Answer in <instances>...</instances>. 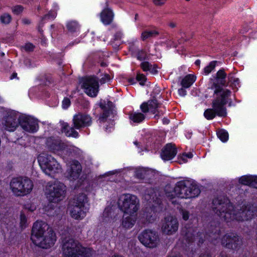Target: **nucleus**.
Instances as JSON below:
<instances>
[{
    "label": "nucleus",
    "instance_id": "nucleus-1",
    "mask_svg": "<svg viewBox=\"0 0 257 257\" xmlns=\"http://www.w3.org/2000/svg\"><path fill=\"white\" fill-rule=\"evenodd\" d=\"M213 210L220 219L229 222L236 220L243 221L250 220L256 214L257 210L253 205H243L240 209H235L227 199L216 198L213 201Z\"/></svg>",
    "mask_w": 257,
    "mask_h": 257
},
{
    "label": "nucleus",
    "instance_id": "nucleus-2",
    "mask_svg": "<svg viewBox=\"0 0 257 257\" xmlns=\"http://www.w3.org/2000/svg\"><path fill=\"white\" fill-rule=\"evenodd\" d=\"M31 239L36 245L48 248L54 244L56 237L52 229L47 223L36 222L33 226Z\"/></svg>",
    "mask_w": 257,
    "mask_h": 257
},
{
    "label": "nucleus",
    "instance_id": "nucleus-3",
    "mask_svg": "<svg viewBox=\"0 0 257 257\" xmlns=\"http://www.w3.org/2000/svg\"><path fill=\"white\" fill-rule=\"evenodd\" d=\"M62 249L64 257H91L92 255L90 248L83 246L72 238L63 240Z\"/></svg>",
    "mask_w": 257,
    "mask_h": 257
},
{
    "label": "nucleus",
    "instance_id": "nucleus-4",
    "mask_svg": "<svg viewBox=\"0 0 257 257\" xmlns=\"http://www.w3.org/2000/svg\"><path fill=\"white\" fill-rule=\"evenodd\" d=\"M38 160L43 171L48 176H53L62 172L61 165L50 155L41 154L38 157Z\"/></svg>",
    "mask_w": 257,
    "mask_h": 257
},
{
    "label": "nucleus",
    "instance_id": "nucleus-5",
    "mask_svg": "<svg viewBox=\"0 0 257 257\" xmlns=\"http://www.w3.org/2000/svg\"><path fill=\"white\" fill-rule=\"evenodd\" d=\"M117 205L124 214L137 213L139 208V200L131 194H123L119 197Z\"/></svg>",
    "mask_w": 257,
    "mask_h": 257
},
{
    "label": "nucleus",
    "instance_id": "nucleus-6",
    "mask_svg": "<svg viewBox=\"0 0 257 257\" xmlns=\"http://www.w3.org/2000/svg\"><path fill=\"white\" fill-rule=\"evenodd\" d=\"M10 187L17 196H23L29 193L33 187L32 181L28 178H13L10 183Z\"/></svg>",
    "mask_w": 257,
    "mask_h": 257
},
{
    "label": "nucleus",
    "instance_id": "nucleus-7",
    "mask_svg": "<svg viewBox=\"0 0 257 257\" xmlns=\"http://www.w3.org/2000/svg\"><path fill=\"white\" fill-rule=\"evenodd\" d=\"M66 187L58 181L49 183L46 189L47 197L50 202H57L64 197Z\"/></svg>",
    "mask_w": 257,
    "mask_h": 257
},
{
    "label": "nucleus",
    "instance_id": "nucleus-8",
    "mask_svg": "<svg viewBox=\"0 0 257 257\" xmlns=\"http://www.w3.org/2000/svg\"><path fill=\"white\" fill-rule=\"evenodd\" d=\"M21 115L19 112L14 110L8 111L4 116L2 124L5 130L13 132L20 125Z\"/></svg>",
    "mask_w": 257,
    "mask_h": 257
},
{
    "label": "nucleus",
    "instance_id": "nucleus-9",
    "mask_svg": "<svg viewBox=\"0 0 257 257\" xmlns=\"http://www.w3.org/2000/svg\"><path fill=\"white\" fill-rule=\"evenodd\" d=\"M82 88L88 95L95 97L99 90L97 79L95 76H88L83 78Z\"/></svg>",
    "mask_w": 257,
    "mask_h": 257
},
{
    "label": "nucleus",
    "instance_id": "nucleus-10",
    "mask_svg": "<svg viewBox=\"0 0 257 257\" xmlns=\"http://www.w3.org/2000/svg\"><path fill=\"white\" fill-rule=\"evenodd\" d=\"M139 239L144 245L150 248L156 247L159 242L158 234L151 230H146L142 232Z\"/></svg>",
    "mask_w": 257,
    "mask_h": 257
},
{
    "label": "nucleus",
    "instance_id": "nucleus-11",
    "mask_svg": "<svg viewBox=\"0 0 257 257\" xmlns=\"http://www.w3.org/2000/svg\"><path fill=\"white\" fill-rule=\"evenodd\" d=\"M179 223L177 219L173 216H168L164 218L162 226V231L168 235L175 233L178 229Z\"/></svg>",
    "mask_w": 257,
    "mask_h": 257
},
{
    "label": "nucleus",
    "instance_id": "nucleus-12",
    "mask_svg": "<svg viewBox=\"0 0 257 257\" xmlns=\"http://www.w3.org/2000/svg\"><path fill=\"white\" fill-rule=\"evenodd\" d=\"M82 172V167L77 161H72L67 165L66 176L70 181H75L79 178Z\"/></svg>",
    "mask_w": 257,
    "mask_h": 257
},
{
    "label": "nucleus",
    "instance_id": "nucleus-13",
    "mask_svg": "<svg viewBox=\"0 0 257 257\" xmlns=\"http://www.w3.org/2000/svg\"><path fill=\"white\" fill-rule=\"evenodd\" d=\"M226 77V74L224 70L221 69L216 73V77L215 78V81L213 80L212 79H210L212 84L210 88L212 89L214 88L215 89L214 92V94H217L222 90V89L220 87L219 85L222 86L227 85L225 80Z\"/></svg>",
    "mask_w": 257,
    "mask_h": 257
},
{
    "label": "nucleus",
    "instance_id": "nucleus-14",
    "mask_svg": "<svg viewBox=\"0 0 257 257\" xmlns=\"http://www.w3.org/2000/svg\"><path fill=\"white\" fill-rule=\"evenodd\" d=\"M20 125L23 129L30 133H34L38 128L37 120L33 118L21 115Z\"/></svg>",
    "mask_w": 257,
    "mask_h": 257
},
{
    "label": "nucleus",
    "instance_id": "nucleus-15",
    "mask_svg": "<svg viewBox=\"0 0 257 257\" xmlns=\"http://www.w3.org/2000/svg\"><path fill=\"white\" fill-rule=\"evenodd\" d=\"M187 182L180 181L176 184L173 193H167L166 194L170 199H173L175 196L181 198H186L187 196H184V194L187 195Z\"/></svg>",
    "mask_w": 257,
    "mask_h": 257
},
{
    "label": "nucleus",
    "instance_id": "nucleus-16",
    "mask_svg": "<svg viewBox=\"0 0 257 257\" xmlns=\"http://www.w3.org/2000/svg\"><path fill=\"white\" fill-rule=\"evenodd\" d=\"M91 118L88 115L78 113L73 116V126L75 128L79 129L90 125Z\"/></svg>",
    "mask_w": 257,
    "mask_h": 257
},
{
    "label": "nucleus",
    "instance_id": "nucleus-17",
    "mask_svg": "<svg viewBox=\"0 0 257 257\" xmlns=\"http://www.w3.org/2000/svg\"><path fill=\"white\" fill-rule=\"evenodd\" d=\"M221 243L228 248H236L240 244L241 239L233 234H227L222 238Z\"/></svg>",
    "mask_w": 257,
    "mask_h": 257
},
{
    "label": "nucleus",
    "instance_id": "nucleus-18",
    "mask_svg": "<svg viewBox=\"0 0 257 257\" xmlns=\"http://www.w3.org/2000/svg\"><path fill=\"white\" fill-rule=\"evenodd\" d=\"M46 145L50 150L54 152L64 150L67 147V145L60 140L53 138L47 139Z\"/></svg>",
    "mask_w": 257,
    "mask_h": 257
},
{
    "label": "nucleus",
    "instance_id": "nucleus-19",
    "mask_svg": "<svg viewBox=\"0 0 257 257\" xmlns=\"http://www.w3.org/2000/svg\"><path fill=\"white\" fill-rule=\"evenodd\" d=\"M227 101L224 99L217 98L212 102L213 109L219 116H225L226 115V109L224 105Z\"/></svg>",
    "mask_w": 257,
    "mask_h": 257
},
{
    "label": "nucleus",
    "instance_id": "nucleus-20",
    "mask_svg": "<svg viewBox=\"0 0 257 257\" xmlns=\"http://www.w3.org/2000/svg\"><path fill=\"white\" fill-rule=\"evenodd\" d=\"M177 154V150L172 144H167L163 149L161 156L165 161L172 159Z\"/></svg>",
    "mask_w": 257,
    "mask_h": 257
},
{
    "label": "nucleus",
    "instance_id": "nucleus-21",
    "mask_svg": "<svg viewBox=\"0 0 257 257\" xmlns=\"http://www.w3.org/2000/svg\"><path fill=\"white\" fill-rule=\"evenodd\" d=\"M88 210V207H82L80 206L72 205L70 209L71 216L76 219H81L85 217L86 213Z\"/></svg>",
    "mask_w": 257,
    "mask_h": 257
},
{
    "label": "nucleus",
    "instance_id": "nucleus-22",
    "mask_svg": "<svg viewBox=\"0 0 257 257\" xmlns=\"http://www.w3.org/2000/svg\"><path fill=\"white\" fill-rule=\"evenodd\" d=\"M137 216V213H123L122 226L125 228H132L136 223Z\"/></svg>",
    "mask_w": 257,
    "mask_h": 257
},
{
    "label": "nucleus",
    "instance_id": "nucleus-23",
    "mask_svg": "<svg viewBox=\"0 0 257 257\" xmlns=\"http://www.w3.org/2000/svg\"><path fill=\"white\" fill-rule=\"evenodd\" d=\"M159 104L157 102L156 99H152L143 103L140 107L142 111L144 113H146L149 111L155 113L156 110L159 107Z\"/></svg>",
    "mask_w": 257,
    "mask_h": 257
},
{
    "label": "nucleus",
    "instance_id": "nucleus-24",
    "mask_svg": "<svg viewBox=\"0 0 257 257\" xmlns=\"http://www.w3.org/2000/svg\"><path fill=\"white\" fill-rule=\"evenodd\" d=\"M239 183L257 188V176H243L239 179Z\"/></svg>",
    "mask_w": 257,
    "mask_h": 257
},
{
    "label": "nucleus",
    "instance_id": "nucleus-25",
    "mask_svg": "<svg viewBox=\"0 0 257 257\" xmlns=\"http://www.w3.org/2000/svg\"><path fill=\"white\" fill-rule=\"evenodd\" d=\"M188 184V190L187 195H184V196H187L186 198H193L197 196L200 193V189L198 186L193 183H190L187 182Z\"/></svg>",
    "mask_w": 257,
    "mask_h": 257
},
{
    "label": "nucleus",
    "instance_id": "nucleus-26",
    "mask_svg": "<svg viewBox=\"0 0 257 257\" xmlns=\"http://www.w3.org/2000/svg\"><path fill=\"white\" fill-rule=\"evenodd\" d=\"M100 17L101 22L104 25H109L112 21L113 14L111 10L106 9L101 12Z\"/></svg>",
    "mask_w": 257,
    "mask_h": 257
},
{
    "label": "nucleus",
    "instance_id": "nucleus-27",
    "mask_svg": "<svg viewBox=\"0 0 257 257\" xmlns=\"http://www.w3.org/2000/svg\"><path fill=\"white\" fill-rule=\"evenodd\" d=\"M99 106L104 110L103 114L99 118V120L101 121H104L109 115L110 113L112 112L113 108V105L111 102L108 101L107 104L106 105H104L101 102Z\"/></svg>",
    "mask_w": 257,
    "mask_h": 257
},
{
    "label": "nucleus",
    "instance_id": "nucleus-28",
    "mask_svg": "<svg viewBox=\"0 0 257 257\" xmlns=\"http://www.w3.org/2000/svg\"><path fill=\"white\" fill-rule=\"evenodd\" d=\"M62 132L64 133L66 136L69 137L77 138L78 136V133L75 130L74 128L69 126L66 123L63 124Z\"/></svg>",
    "mask_w": 257,
    "mask_h": 257
},
{
    "label": "nucleus",
    "instance_id": "nucleus-29",
    "mask_svg": "<svg viewBox=\"0 0 257 257\" xmlns=\"http://www.w3.org/2000/svg\"><path fill=\"white\" fill-rule=\"evenodd\" d=\"M159 33L156 30H146L144 31L141 36V40L143 41L148 39L156 37Z\"/></svg>",
    "mask_w": 257,
    "mask_h": 257
},
{
    "label": "nucleus",
    "instance_id": "nucleus-30",
    "mask_svg": "<svg viewBox=\"0 0 257 257\" xmlns=\"http://www.w3.org/2000/svg\"><path fill=\"white\" fill-rule=\"evenodd\" d=\"M87 199L85 194H80L74 199L73 204L74 205L82 207H87Z\"/></svg>",
    "mask_w": 257,
    "mask_h": 257
},
{
    "label": "nucleus",
    "instance_id": "nucleus-31",
    "mask_svg": "<svg viewBox=\"0 0 257 257\" xmlns=\"http://www.w3.org/2000/svg\"><path fill=\"white\" fill-rule=\"evenodd\" d=\"M196 76L189 74L186 76L181 81V85L184 88H189L196 80Z\"/></svg>",
    "mask_w": 257,
    "mask_h": 257
},
{
    "label": "nucleus",
    "instance_id": "nucleus-32",
    "mask_svg": "<svg viewBox=\"0 0 257 257\" xmlns=\"http://www.w3.org/2000/svg\"><path fill=\"white\" fill-rule=\"evenodd\" d=\"M130 118L135 122H140L145 119V116L141 112H135L130 115Z\"/></svg>",
    "mask_w": 257,
    "mask_h": 257
},
{
    "label": "nucleus",
    "instance_id": "nucleus-33",
    "mask_svg": "<svg viewBox=\"0 0 257 257\" xmlns=\"http://www.w3.org/2000/svg\"><path fill=\"white\" fill-rule=\"evenodd\" d=\"M217 135L220 140L223 142H225L228 139V134L224 130H219L217 131Z\"/></svg>",
    "mask_w": 257,
    "mask_h": 257
},
{
    "label": "nucleus",
    "instance_id": "nucleus-34",
    "mask_svg": "<svg viewBox=\"0 0 257 257\" xmlns=\"http://www.w3.org/2000/svg\"><path fill=\"white\" fill-rule=\"evenodd\" d=\"M220 230L219 228H216L214 230H212L209 234L210 239L212 241L216 240L220 237Z\"/></svg>",
    "mask_w": 257,
    "mask_h": 257
},
{
    "label": "nucleus",
    "instance_id": "nucleus-35",
    "mask_svg": "<svg viewBox=\"0 0 257 257\" xmlns=\"http://www.w3.org/2000/svg\"><path fill=\"white\" fill-rule=\"evenodd\" d=\"M217 61H211L209 64L204 69V72L206 75L209 74L215 67Z\"/></svg>",
    "mask_w": 257,
    "mask_h": 257
},
{
    "label": "nucleus",
    "instance_id": "nucleus-36",
    "mask_svg": "<svg viewBox=\"0 0 257 257\" xmlns=\"http://www.w3.org/2000/svg\"><path fill=\"white\" fill-rule=\"evenodd\" d=\"M204 115L207 119H211L217 114L213 109H207L205 111Z\"/></svg>",
    "mask_w": 257,
    "mask_h": 257
},
{
    "label": "nucleus",
    "instance_id": "nucleus-37",
    "mask_svg": "<svg viewBox=\"0 0 257 257\" xmlns=\"http://www.w3.org/2000/svg\"><path fill=\"white\" fill-rule=\"evenodd\" d=\"M0 20L2 23L7 25L11 22L12 17L10 15L5 13L1 16Z\"/></svg>",
    "mask_w": 257,
    "mask_h": 257
},
{
    "label": "nucleus",
    "instance_id": "nucleus-38",
    "mask_svg": "<svg viewBox=\"0 0 257 257\" xmlns=\"http://www.w3.org/2000/svg\"><path fill=\"white\" fill-rule=\"evenodd\" d=\"M78 27V24L75 21L70 22L67 25V28L70 32H75L77 29Z\"/></svg>",
    "mask_w": 257,
    "mask_h": 257
},
{
    "label": "nucleus",
    "instance_id": "nucleus-39",
    "mask_svg": "<svg viewBox=\"0 0 257 257\" xmlns=\"http://www.w3.org/2000/svg\"><path fill=\"white\" fill-rule=\"evenodd\" d=\"M228 83H231V84L236 86L239 84V81L238 78H236L234 75L230 74L228 76Z\"/></svg>",
    "mask_w": 257,
    "mask_h": 257
},
{
    "label": "nucleus",
    "instance_id": "nucleus-40",
    "mask_svg": "<svg viewBox=\"0 0 257 257\" xmlns=\"http://www.w3.org/2000/svg\"><path fill=\"white\" fill-rule=\"evenodd\" d=\"M35 48V46L31 43H27L22 47V48L27 52H33Z\"/></svg>",
    "mask_w": 257,
    "mask_h": 257
},
{
    "label": "nucleus",
    "instance_id": "nucleus-41",
    "mask_svg": "<svg viewBox=\"0 0 257 257\" xmlns=\"http://www.w3.org/2000/svg\"><path fill=\"white\" fill-rule=\"evenodd\" d=\"M111 208H106L105 209L103 213V216L105 221L109 220V218L111 217Z\"/></svg>",
    "mask_w": 257,
    "mask_h": 257
},
{
    "label": "nucleus",
    "instance_id": "nucleus-42",
    "mask_svg": "<svg viewBox=\"0 0 257 257\" xmlns=\"http://www.w3.org/2000/svg\"><path fill=\"white\" fill-rule=\"evenodd\" d=\"M23 7L20 5L15 6L12 8V12L15 15H19L23 12Z\"/></svg>",
    "mask_w": 257,
    "mask_h": 257
},
{
    "label": "nucleus",
    "instance_id": "nucleus-43",
    "mask_svg": "<svg viewBox=\"0 0 257 257\" xmlns=\"http://www.w3.org/2000/svg\"><path fill=\"white\" fill-rule=\"evenodd\" d=\"M27 218L24 214L21 213L20 215V226L22 228L25 227L27 224Z\"/></svg>",
    "mask_w": 257,
    "mask_h": 257
},
{
    "label": "nucleus",
    "instance_id": "nucleus-44",
    "mask_svg": "<svg viewBox=\"0 0 257 257\" xmlns=\"http://www.w3.org/2000/svg\"><path fill=\"white\" fill-rule=\"evenodd\" d=\"M185 157H187V158H190V159L192 158L193 157V154L191 153H187V154H184L183 155V156L181 158L182 161H181V160L180 161V162H179L180 164H182V163H186L187 162V161L186 159L185 158Z\"/></svg>",
    "mask_w": 257,
    "mask_h": 257
},
{
    "label": "nucleus",
    "instance_id": "nucleus-45",
    "mask_svg": "<svg viewBox=\"0 0 257 257\" xmlns=\"http://www.w3.org/2000/svg\"><path fill=\"white\" fill-rule=\"evenodd\" d=\"M137 79L140 82L141 85H144V82L146 81V78L144 75L138 74L137 76Z\"/></svg>",
    "mask_w": 257,
    "mask_h": 257
},
{
    "label": "nucleus",
    "instance_id": "nucleus-46",
    "mask_svg": "<svg viewBox=\"0 0 257 257\" xmlns=\"http://www.w3.org/2000/svg\"><path fill=\"white\" fill-rule=\"evenodd\" d=\"M110 76L107 74L103 75V77L101 78L99 81L101 84H104L110 80Z\"/></svg>",
    "mask_w": 257,
    "mask_h": 257
},
{
    "label": "nucleus",
    "instance_id": "nucleus-47",
    "mask_svg": "<svg viewBox=\"0 0 257 257\" xmlns=\"http://www.w3.org/2000/svg\"><path fill=\"white\" fill-rule=\"evenodd\" d=\"M151 66L148 62H144L141 64V67L144 71H149Z\"/></svg>",
    "mask_w": 257,
    "mask_h": 257
},
{
    "label": "nucleus",
    "instance_id": "nucleus-48",
    "mask_svg": "<svg viewBox=\"0 0 257 257\" xmlns=\"http://www.w3.org/2000/svg\"><path fill=\"white\" fill-rule=\"evenodd\" d=\"M181 214L182 216V218L184 220H187L188 219L189 217V212L185 209H182L181 210Z\"/></svg>",
    "mask_w": 257,
    "mask_h": 257
},
{
    "label": "nucleus",
    "instance_id": "nucleus-49",
    "mask_svg": "<svg viewBox=\"0 0 257 257\" xmlns=\"http://www.w3.org/2000/svg\"><path fill=\"white\" fill-rule=\"evenodd\" d=\"M153 4L158 7H161L164 5L167 0H152Z\"/></svg>",
    "mask_w": 257,
    "mask_h": 257
},
{
    "label": "nucleus",
    "instance_id": "nucleus-50",
    "mask_svg": "<svg viewBox=\"0 0 257 257\" xmlns=\"http://www.w3.org/2000/svg\"><path fill=\"white\" fill-rule=\"evenodd\" d=\"M70 104V100L68 98H65L62 101V107L66 109L67 108Z\"/></svg>",
    "mask_w": 257,
    "mask_h": 257
},
{
    "label": "nucleus",
    "instance_id": "nucleus-51",
    "mask_svg": "<svg viewBox=\"0 0 257 257\" xmlns=\"http://www.w3.org/2000/svg\"><path fill=\"white\" fill-rule=\"evenodd\" d=\"M230 94V91L228 89H225L223 91L220 97H219L220 99H224L226 100V97H228Z\"/></svg>",
    "mask_w": 257,
    "mask_h": 257
},
{
    "label": "nucleus",
    "instance_id": "nucleus-52",
    "mask_svg": "<svg viewBox=\"0 0 257 257\" xmlns=\"http://www.w3.org/2000/svg\"><path fill=\"white\" fill-rule=\"evenodd\" d=\"M146 173V171L144 170L138 171L136 172V176L138 178L142 179L145 178Z\"/></svg>",
    "mask_w": 257,
    "mask_h": 257
},
{
    "label": "nucleus",
    "instance_id": "nucleus-53",
    "mask_svg": "<svg viewBox=\"0 0 257 257\" xmlns=\"http://www.w3.org/2000/svg\"><path fill=\"white\" fill-rule=\"evenodd\" d=\"M146 53L143 51H140L138 53V59L140 60H143L146 59Z\"/></svg>",
    "mask_w": 257,
    "mask_h": 257
},
{
    "label": "nucleus",
    "instance_id": "nucleus-54",
    "mask_svg": "<svg viewBox=\"0 0 257 257\" xmlns=\"http://www.w3.org/2000/svg\"><path fill=\"white\" fill-rule=\"evenodd\" d=\"M56 14L55 13H52V14L49 13L47 15L45 16V18H48V19H54L56 17Z\"/></svg>",
    "mask_w": 257,
    "mask_h": 257
},
{
    "label": "nucleus",
    "instance_id": "nucleus-55",
    "mask_svg": "<svg viewBox=\"0 0 257 257\" xmlns=\"http://www.w3.org/2000/svg\"><path fill=\"white\" fill-rule=\"evenodd\" d=\"M186 92L185 90L183 88H180L178 90V93L180 96H185L186 94Z\"/></svg>",
    "mask_w": 257,
    "mask_h": 257
},
{
    "label": "nucleus",
    "instance_id": "nucleus-56",
    "mask_svg": "<svg viewBox=\"0 0 257 257\" xmlns=\"http://www.w3.org/2000/svg\"><path fill=\"white\" fill-rule=\"evenodd\" d=\"M149 71L152 74H155L157 73V70L155 66H151Z\"/></svg>",
    "mask_w": 257,
    "mask_h": 257
},
{
    "label": "nucleus",
    "instance_id": "nucleus-57",
    "mask_svg": "<svg viewBox=\"0 0 257 257\" xmlns=\"http://www.w3.org/2000/svg\"><path fill=\"white\" fill-rule=\"evenodd\" d=\"M191 233L190 232V231H188V232H186L185 234V236L186 237V239H188L189 240V241L193 240V239L192 238H191Z\"/></svg>",
    "mask_w": 257,
    "mask_h": 257
},
{
    "label": "nucleus",
    "instance_id": "nucleus-58",
    "mask_svg": "<svg viewBox=\"0 0 257 257\" xmlns=\"http://www.w3.org/2000/svg\"><path fill=\"white\" fill-rule=\"evenodd\" d=\"M154 214V212H153L150 216H149L147 214H146V218L149 222H152L153 220H154V218H152Z\"/></svg>",
    "mask_w": 257,
    "mask_h": 257
},
{
    "label": "nucleus",
    "instance_id": "nucleus-59",
    "mask_svg": "<svg viewBox=\"0 0 257 257\" xmlns=\"http://www.w3.org/2000/svg\"><path fill=\"white\" fill-rule=\"evenodd\" d=\"M168 25L172 28H174L176 26V24L173 22H170Z\"/></svg>",
    "mask_w": 257,
    "mask_h": 257
},
{
    "label": "nucleus",
    "instance_id": "nucleus-60",
    "mask_svg": "<svg viewBox=\"0 0 257 257\" xmlns=\"http://www.w3.org/2000/svg\"><path fill=\"white\" fill-rule=\"evenodd\" d=\"M23 22L25 24H29L30 23V20L26 19H23Z\"/></svg>",
    "mask_w": 257,
    "mask_h": 257
},
{
    "label": "nucleus",
    "instance_id": "nucleus-61",
    "mask_svg": "<svg viewBox=\"0 0 257 257\" xmlns=\"http://www.w3.org/2000/svg\"><path fill=\"white\" fill-rule=\"evenodd\" d=\"M164 124H168L169 122V120L167 118H164L163 120Z\"/></svg>",
    "mask_w": 257,
    "mask_h": 257
},
{
    "label": "nucleus",
    "instance_id": "nucleus-62",
    "mask_svg": "<svg viewBox=\"0 0 257 257\" xmlns=\"http://www.w3.org/2000/svg\"><path fill=\"white\" fill-rule=\"evenodd\" d=\"M199 257H210L209 255L207 254H203V255H200Z\"/></svg>",
    "mask_w": 257,
    "mask_h": 257
},
{
    "label": "nucleus",
    "instance_id": "nucleus-63",
    "mask_svg": "<svg viewBox=\"0 0 257 257\" xmlns=\"http://www.w3.org/2000/svg\"><path fill=\"white\" fill-rule=\"evenodd\" d=\"M200 60H198L196 61V62H195V64H196V65H200Z\"/></svg>",
    "mask_w": 257,
    "mask_h": 257
},
{
    "label": "nucleus",
    "instance_id": "nucleus-64",
    "mask_svg": "<svg viewBox=\"0 0 257 257\" xmlns=\"http://www.w3.org/2000/svg\"><path fill=\"white\" fill-rule=\"evenodd\" d=\"M111 257H122V256H121V255H116V254H115V255L112 256Z\"/></svg>",
    "mask_w": 257,
    "mask_h": 257
}]
</instances>
